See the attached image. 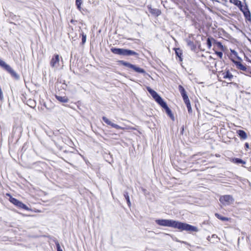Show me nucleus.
Segmentation results:
<instances>
[{"instance_id": "nucleus-1", "label": "nucleus", "mask_w": 251, "mask_h": 251, "mask_svg": "<svg viewBox=\"0 0 251 251\" xmlns=\"http://www.w3.org/2000/svg\"><path fill=\"white\" fill-rule=\"evenodd\" d=\"M155 223L161 226L172 227L181 231L185 230L190 232L199 231L197 226L173 220L158 219L155 220Z\"/></svg>"}, {"instance_id": "nucleus-2", "label": "nucleus", "mask_w": 251, "mask_h": 251, "mask_svg": "<svg viewBox=\"0 0 251 251\" xmlns=\"http://www.w3.org/2000/svg\"><path fill=\"white\" fill-rule=\"evenodd\" d=\"M0 66L10 74L12 76L15 78L18 79L19 78V75L17 74L11 67L1 59H0Z\"/></svg>"}, {"instance_id": "nucleus-3", "label": "nucleus", "mask_w": 251, "mask_h": 251, "mask_svg": "<svg viewBox=\"0 0 251 251\" xmlns=\"http://www.w3.org/2000/svg\"><path fill=\"white\" fill-rule=\"evenodd\" d=\"M219 201L224 206L229 205L234 202V199L231 195H226L220 197Z\"/></svg>"}, {"instance_id": "nucleus-4", "label": "nucleus", "mask_w": 251, "mask_h": 251, "mask_svg": "<svg viewBox=\"0 0 251 251\" xmlns=\"http://www.w3.org/2000/svg\"><path fill=\"white\" fill-rule=\"evenodd\" d=\"M6 195L9 197V201L15 205L17 206L19 208H22L25 210H29L28 207L24 204L22 202L19 200L13 198L9 194H7Z\"/></svg>"}, {"instance_id": "nucleus-5", "label": "nucleus", "mask_w": 251, "mask_h": 251, "mask_svg": "<svg viewBox=\"0 0 251 251\" xmlns=\"http://www.w3.org/2000/svg\"><path fill=\"white\" fill-rule=\"evenodd\" d=\"M148 91L150 93V94L151 95V96L153 98V99L155 100L159 104H161L163 102H164V100L163 99L158 95V94L151 89L150 87H148L147 88Z\"/></svg>"}, {"instance_id": "nucleus-6", "label": "nucleus", "mask_w": 251, "mask_h": 251, "mask_svg": "<svg viewBox=\"0 0 251 251\" xmlns=\"http://www.w3.org/2000/svg\"><path fill=\"white\" fill-rule=\"evenodd\" d=\"M102 119H103V121L106 124H107V125L111 126L112 127H114V128H115L116 129H135V128L134 127H126V128L122 127L119 126V125H117V124L113 123L108 118H107L105 117H102Z\"/></svg>"}, {"instance_id": "nucleus-7", "label": "nucleus", "mask_w": 251, "mask_h": 251, "mask_svg": "<svg viewBox=\"0 0 251 251\" xmlns=\"http://www.w3.org/2000/svg\"><path fill=\"white\" fill-rule=\"evenodd\" d=\"M59 56L58 54L54 55L50 61V65L55 69H58L59 66Z\"/></svg>"}, {"instance_id": "nucleus-8", "label": "nucleus", "mask_w": 251, "mask_h": 251, "mask_svg": "<svg viewBox=\"0 0 251 251\" xmlns=\"http://www.w3.org/2000/svg\"><path fill=\"white\" fill-rule=\"evenodd\" d=\"M160 105L163 107L165 110L167 114L170 116V117L172 119L174 120V117L173 114L172 113L171 110L170 109V108L168 107L166 103L165 102H163Z\"/></svg>"}, {"instance_id": "nucleus-9", "label": "nucleus", "mask_w": 251, "mask_h": 251, "mask_svg": "<svg viewBox=\"0 0 251 251\" xmlns=\"http://www.w3.org/2000/svg\"><path fill=\"white\" fill-rule=\"evenodd\" d=\"M111 51L116 54L125 55L126 49L119 48H112Z\"/></svg>"}, {"instance_id": "nucleus-10", "label": "nucleus", "mask_w": 251, "mask_h": 251, "mask_svg": "<svg viewBox=\"0 0 251 251\" xmlns=\"http://www.w3.org/2000/svg\"><path fill=\"white\" fill-rule=\"evenodd\" d=\"M237 133L240 137L241 139H246L247 138V135L246 133L242 130H239L237 131Z\"/></svg>"}, {"instance_id": "nucleus-11", "label": "nucleus", "mask_w": 251, "mask_h": 251, "mask_svg": "<svg viewBox=\"0 0 251 251\" xmlns=\"http://www.w3.org/2000/svg\"><path fill=\"white\" fill-rule=\"evenodd\" d=\"M132 69L135 72L139 73L146 74V72L144 69L138 67H137L135 65H133Z\"/></svg>"}, {"instance_id": "nucleus-12", "label": "nucleus", "mask_w": 251, "mask_h": 251, "mask_svg": "<svg viewBox=\"0 0 251 251\" xmlns=\"http://www.w3.org/2000/svg\"><path fill=\"white\" fill-rule=\"evenodd\" d=\"M223 77L225 79L228 78L231 79L233 77V75L229 72L227 71L222 73Z\"/></svg>"}, {"instance_id": "nucleus-13", "label": "nucleus", "mask_w": 251, "mask_h": 251, "mask_svg": "<svg viewBox=\"0 0 251 251\" xmlns=\"http://www.w3.org/2000/svg\"><path fill=\"white\" fill-rule=\"evenodd\" d=\"M55 97L56 99L60 102H67L68 101V99L66 97L56 96Z\"/></svg>"}, {"instance_id": "nucleus-14", "label": "nucleus", "mask_w": 251, "mask_h": 251, "mask_svg": "<svg viewBox=\"0 0 251 251\" xmlns=\"http://www.w3.org/2000/svg\"><path fill=\"white\" fill-rule=\"evenodd\" d=\"M235 63L238 69H240L243 71L246 70V69H247L246 67L244 65H243L242 64H241L240 62L236 61Z\"/></svg>"}, {"instance_id": "nucleus-15", "label": "nucleus", "mask_w": 251, "mask_h": 251, "mask_svg": "<svg viewBox=\"0 0 251 251\" xmlns=\"http://www.w3.org/2000/svg\"><path fill=\"white\" fill-rule=\"evenodd\" d=\"M138 53L131 50L126 49L125 55H137Z\"/></svg>"}, {"instance_id": "nucleus-16", "label": "nucleus", "mask_w": 251, "mask_h": 251, "mask_svg": "<svg viewBox=\"0 0 251 251\" xmlns=\"http://www.w3.org/2000/svg\"><path fill=\"white\" fill-rule=\"evenodd\" d=\"M215 215V216L217 218H218L219 219H220L221 221H227L229 220V219L228 218L222 216V215H220V214H219L218 213H216Z\"/></svg>"}, {"instance_id": "nucleus-17", "label": "nucleus", "mask_w": 251, "mask_h": 251, "mask_svg": "<svg viewBox=\"0 0 251 251\" xmlns=\"http://www.w3.org/2000/svg\"><path fill=\"white\" fill-rule=\"evenodd\" d=\"M120 62H121V64H122L123 65L126 66L129 68H131V69L132 68V67L134 65L129 63H128V62H126L124 61H121Z\"/></svg>"}, {"instance_id": "nucleus-18", "label": "nucleus", "mask_w": 251, "mask_h": 251, "mask_svg": "<svg viewBox=\"0 0 251 251\" xmlns=\"http://www.w3.org/2000/svg\"><path fill=\"white\" fill-rule=\"evenodd\" d=\"M233 162L235 163H242L245 164L246 162L240 158H235L232 160Z\"/></svg>"}, {"instance_id": "nucleus-19", "label": "nucleus", "mask_w": 251, "mask_h": 251, "mask_svg": "<svg viewBox=\"0 0 251 251\" xmlns=\"http://www.w3.org/2000/svg\"><path fill=\"white\" fill-rule=\"evenodd\" d=\"M212 41H214L215 40L212 38H208V39L207 40L206 44H207V46L208 49H209L211 48V46H212V42H211Z\"/></svg>"}, {"instance_id": "nucleus-20", "label": "nucleus", "mask_w": 251, "mask_h": 251, "mask_svg": "<svg viewBox=\"0 0 251 251\" xmlns=\"http://www.w3.org/2000/svg\"><path fill=\"white\" fill-rule=\"evenodd\" d=\"M178 88L182 96L186 94L184 88L181 85H179Z\"/></svg>"}, {"instance_id": "nucleus-21", "label": "nucleus", "mask_w": 251, "mask_h": 251, "mask_svg": "<svg viewBox=\"0 0 251 251\" xmlns=\"http://www.w3.org/2000/svg\"><path fill=\"white\" fill-rule=\"evenodd\" d=\"M124 196H125L126 199V201H127V204H128V206H130V205L131 204V203H130V200H129V197L128 196V195L127 193H125L124 194Z\"/></svg>"}, {"instance_id": "nucleus-22", "label": "nucleus", "mask_w": 251, "mask_h": 251, "mask_svg": "<svg viewBox=\"0 0 251 251\" xmlns=\"http://www.w3.org/2000/svg\"><path fill=\"white\" fill-rule=\"evenodd\" d=\"M182 97L183 98V100H184V102L185 103V104L190 102L188 97L187 96V94L184 95L182 96Z\"/></svg>"}, {"instance_id": "nucleus-23", "label": "nucleus", "mask_w": 251, "mask_h": 251, "mask_svg": "<svg viewBox=\"0 0 251 251\" xmlns=\"http://www.w3.org/2000/svg\"><path fill=\"white\" fill-rule=\"evenodd\" d=\"M76 5L77 6V8L80 10L81 9V4L82 3V0H76Z\"/></svg>"}, {"instance_id": "nucleus-24", "label": "nucleus", "mask_w": 251, "mask_h": 251, "mask_svg": "<svg viewBox=\"0 0 251 251\" xmlns=\"http://www.w3.org/2000/svg\"><path fill=\"white\" fill-rule=\"evenodd\" d=\"M175 51H176V55L177 56H178L180 58V59H181L180 56H181V55L182 54L181 53V50L180 49H176Z\"/></svg>"}, {"instance_id": "nucleus-25", "label": "nucleus", "mask_w": 251, "mask_h": 251, "mask_svg": "<svg viewBox=\"0 0 251 251\" xmlns=\"http://www.w3.org/2000/svg\"><path fill=\"white\" fill-rule=\"evenodd\" d=\"M186 105L187 106L188 112L189 113L192 112V108H191V107L190 102L186 103Z\"/></svg>"}, {"instance_id": "nucleus-26", "label": "nucleus", "mask_w": 251, "mask_h": 251, "mask_svg": "<svg viewBox=\"0 0 251 251\" xmlns=\"http://www.w3.org/2000/svg\"><path fill=\"white\" fill-rule=\"evenodd\" d=\"M55 244L56 245L57 247V251H63V250L61 249V247L58 243V242H56L55 243Z\"/></svg>"}, {"instance_id": "nucleus-27", "label": "nucleus", "mask_w": 251, "mask_h": 251, "mask_svg": "<svg viewBox=\"0 0 251 251\" xmlns=\"http://www.w3.org/2000/svg\"><path fill=\"white\" fill-rule=\"evenodd\" d=\"M216 54L219 56L221 58H222V56H223V53L222 52H220V51H216Z\"/></svg>"}, {"instance_id": "nucleus-28", "label": "nucleus", "mask_w": 251, "mask_h": 251, "mask_svg": "<svg viewBox=\"0 0 251 251\" xmlns=\"http://www.w3.org/2000/svg\"><path fill=\"white\" fill-rule=\"evenodd\" d=\"M86 36L82 34V42L83 44H84L86 42Z\"/></svg>"}, {"instance_id": "nucleus-29", "label": "nucleus", "mask_w": 251, "mask_h": 251, "mask_svg": "<svg viewBox=\"0 0 251 251\" xmlns=\"http://www.w3.org/2000/svg\"><path fill=\"white\" fill-rule=\"evenodd\" d=\"M231 2H234L236 4H237V3L239 2L237 0H230Z\"/></svg>"}, {"instance_id": "nucleus-30", "label": "nucleus", "mask_w": 251, "mask_h": 251, "mask_svg": "<svg viewBox=\"0 0 251 251\" xmlns=\"http://www.w3.org/2000/svg\"><path fill=\"white\" fill-rule=\"evenodd\" d=\"M188 45L189 46H192V45H193V42L189 41V42H188Z\"/></svg>"}, {"instance_id": "nucleus-31", "label": "nucleus", "mask_w": 251, "mask_h": 251, "mask_svg": "<svg viewBox=\"0 0 251 251\" xmlns=\"http://www.w3.org/2000/svg\"><path fill=\"white\" fill-rule=\"evenodd\" d=\"M245 147H246V148L248 149L249 148V144L248 143H246L245 144Z\"/></svg>"}, {"instance_id": "nucleus-32", "label": "nucleus", "mask_w": 251, "mask_h": 251, "mask_svg": "<svg viewBox=\"0 0 251 251\" xmlns=\"http://www.w3.org/2000/svg\"><path fill=\"white\" fill-rule=\"evenodd\" d=\"M156 14L157 15H159L160 14V12L159 11V10H157Z\"/></svg>"}, {"instance_id": "nucleus-33", "label": "nucleus", "mask_w": 251, "mask_h": 251, "mask_svg": "<svg viewBox=\"0 0 251 251\" xmlns=\"http://www.w3.org/2000/svg\"><path fill=\"white\" fill-rule=\"evenodd\" d=\"M217 44H218V46H219V47H223V46L222 45V44H221L220 43H219V42L217 43Z\"/></svg>"}, {"instance_id": "nucleus-34", "label": "nucleus", "mask_w": 251, "mask_h": 251, "mask_svg": "<svg viewBox=\"0 0 251 251\" xmlns=\"http://www.w3.org/2000/svg\"><path fill=\"white\" fill-rule=\"evenodd\" d=\"M231 52L234 54L236 53V51H235L234 50H231Z\"/></svg>"}]
</instances>
